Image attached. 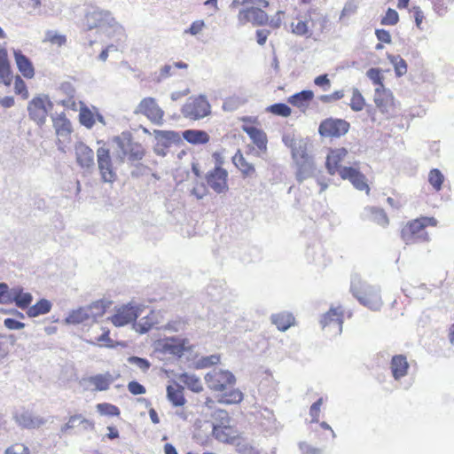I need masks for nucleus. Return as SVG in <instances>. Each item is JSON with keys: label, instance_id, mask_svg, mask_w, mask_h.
Returning a JSON list of instances; mask_svg holds the SVG:
<instances>
[{"label": "nucleus", "instance_id": "f257e3e1", "mask_svg": "<svg viewBox=\"0 0 454 454\" xmlns=\"http://www.w3.org/2000/svg\"><path fill=\"white\" fill-rule=\"evenodd\" d=\"M350 290L358 301L368 309L377 311L382 307L380 289L363 283L358 277L352 278Z\"/></svg>", "mask_w": 454, "mask_h": 454}, {"label": "nucleus", "instance_id": "f03ea898", "mask_svg": "<svg viewBox=\"0 0 454 454\" xmlns=\"http://www.w3.org/2000/svg\"><path fill=\"white\" fill-rule=\"evenodd\" d=\"M182 114L190 120H200L211 113V106L204 95L191 97L181 109Z\"/></svg>", "mask_w": 454, "mask_h": 454}, {"label": "nucleus", "instance_id": "7ed1b4c3", "mask_svg": "<svg viewBox=\"0 0 454 454\" xmlns=\"http://www.w3.org/2000/svg\"><path fill=\"white\" fill-rule=\"evenodd\" d=\"M205 381L211 390L224 392L235 385L236 378L229 371L215 368L206 374Z\"/></svg>", "mask_w": 454, "mask_h": 454}, {"label": "nucleus", "instance_id": "20e7f679", "mask_svg": "<svg viewBox=\"0 0 454 454\" xmlns=\"http://www.w3.org/2000/svg\"><path fill=\"white\" fill-rule=\"evenodd\" d=\"M85 26L90 30L96 27H121L109 11L98 7H92L86 12Z\"/></svg>", "mask_w": 454, "mask_h": 454}, {"label": "nucleus", "instance_id": "39448f33", "mask_svg": "<svg viewBox=\"0 0 454 454\" xmlns=\"http://www.w3.org/2000/svg\"><path fill=\"white\" fill-rule=\"evenodd\" d=\"M52 106L53 105L47 95H38L33 98L27 104L29 118L37 125L43 126Z\"/></svg>", "mask_w": 454, "mask_h": 454}, {"label": "nucleus", "instance_id": "423d86ee", "mask_svg": "<svg viewBox=\"0 0 454 454\" xmlns=\"http://www.w3.org/2000/svg\"><path fill=\"white\" fill-rule=\"evenodd\" d=\"M53 128L58 137V148L64 151V147L71 141L73 127L71 121L64 113L51 116Z\"/></svg>", "mask_w": 454, "mask_h": 454}, {"label": "nucleus", "instance_id": "0eeeda50", "mask_svg": "<svg viewBox=\"0 0 454 454\" xmlns=\"http://www.w3.org/2000/svg\"><path fill=\"white\" fill-rule=\"evenodd\" d=\"M401 237L406 245L429 241L428 233L419 218L409 223L402 229Z\"/></svg>", "mask_w": 454, "mask_h": 454}, {"label": "nucleus", "instance_id": "6e6552de", "mask_svg": "<svg viewBox=\"0 0 454 454\" xmlns=\"http://www.w3.org/2000/svg\"><path fill=\"white\" fill-rule=\"evenodd\" d=\"M320 324L323 329H325L333 336L340 335L343 325V310L341 307L333 308L323 315Z\"/></svg>", "mask_w": 454, "mask_h": 454}, {"label": "nucleus", "instance_id": "1a4fd4ad", "mask_svg": "<svg viewBox=\"0 0 454 454\" xmlns=\"http://www.w3.org/2000/svg\"><path fill=\"white\" fill-rule=\"evenodd\" d=\"M268 14L254 4L243 7L238 13V21L241 26L247 23H252L254 26H262L268 22Z\"/></svg>", "mask_w": 454, "mask_h": 454}, {"label": "nucleus", "instance_id": "9d476101", "mask_svg": "<svg viewBox=\"0 0 454 454\" xmlns=\"http://www.w3.org/2000/svg\"><path fill=\"white\" fill-rule=\"evenodd\" d=\"M348 129L349 123L345 120L328 118L320 123L318 132L325 137H340Z\"/></svg>", "mask_w": 454, "mask_h": 454}, {"label": "nucleus", "instance_id": "9b49d317", "mask_svg": "<svg viewBox=\"0 0 454 454\" xmlns=\"http://www.w3.org/2000/svg\"><path fill=\"white\" fill-rule=\"evenodd\" d=\"M158 348L166 354L182 356L185 351L191 350L192 346L188 339L170 337L160 340Z\"/></svg>", "mask_w": 454, "mask_h": 454}, {"label": "nucleus", "instance_id": "f8f14e48", "mask_svg": "<svg viewBox=\"0 0 454 454\" xmlns=\"http://www.w3.org/2000/svg\"><path fill=\"white\" fill-rule=\"evenodd\" d=\"M134 113L145 115L151 121L156 124L161 123L164 115L163 110L158 106L155 98L151 97L143 98Z\"/></svg>", "mask_w": 454, "mask_h": 454}, {"label": "nucleus", "instance_id": "ddd939ff", "mask_svg": "<svg viewBox=\"0 0 454 454\" xmlns=\"http://www.w3.org/2000/svg\"><path fill=\"white\" fill-rule=\"evenodd\" d=\"M97 161L102 181L105 183L114 182L116 173L113 168L109 150L105 147L98 148L97 151Z\"/></svg>", "mask_w": 454, "mask_h": 454}, {"label": "nucleus", "instance_id": "4468645a", "mask_svg": "<svg viewBox=\"0 0 454 454\" xmlns=\"http://www.w3.org/2000/svg\"><path fill=\"white\" fill-rule=\"evenodd\" d=\"M118 147L121 151V158L128 156L129 160H139L145 156V149L138 143H134L130 138L122 134V137L115 139Z\"/></svg>", "mask_w": 454, "mask_h": 454}, {"label": "nucleus", "instance_id": "2eb2a0df", "mask_svg": "<svg viewBox=\"0 0 454 454\" xmlns=\"http://www.w3.org/2000/svg\"><path fill=\"white\" fill-rule=\"evenodd\" d=\"M142 313V309L130 303L119 308L111 321L115 326H123L134 322Z\"/></svg>", "mask_w": 454, "mask_h": 454}, {"label": "nucleus", "instance_id": "dca6fc26", "mask_svg": "<svg viewBox=\"0 0 454 454\" xmlns=\"http://www.w3.org/2000/svg\"><path fill=\"white\" fill-rule=\"evenodd\" d=\"M228 173L221 167H215L207 175V182L208 186L216 193H223L228 191L227 184Z\"/></svg>", "mask_w": 454, "mask_h": 454}, {"label": "nucleus", "instance_id": "f3484780", "mask_svg": "<svg viewBox=\"0 0 454 454\" xmlns=\"http://www.w3.org/2000/svg\"><path fill=\"white\" fill-rule=\"evenodd\" d=\"M373 101L377 108L384 114H391L394 110V96L385 87L374 90Z\"/></svg>", "mask_w": 454, "mask_h": 454}, {"label": "nucleus", "instance_id": "a211bd4d", "mask_svg": "<svg viewBox=\"0 0 454 454\" xmlns=\"http://www.w3.org/2000/svg\"><path fill=\"white\" fill-rule=\"evenodd\" d=\"M348 152L345 148H336L331 150L326 158V168L330 175L339 174L344 167H341V162L345 160Z\"/></svg>", "mask_w": 454, "mask_h": 454}, {"label": "nucleus", "instance_id": "6ab92c4d", "mask_svg": "<svg viewBox=\"0 0 454 454\" xmlns=\"http://www.w3.org/2000/svg\"><path fill=\"white\" fill-rule=\"evenodd\" d=\"M74 150L78 165L86 170L93 169L95 166L93 151L82 142H78Z\"/></svg>", "mask_w": 454, "mask_h": 454}, {"label": "nucleus", "instance_id": "aec40b11", "mask_svg": "<svg viewBox=\"0 0 454 454\" xmlns=\"http://www.w3.org/2000/svg\"><path fill=\"white\" fill-rule=\"evenodd\" d=\"M340 177L350 181L356 189L365 191L366 193H369L370 187L366 183V178L364 175L357 169L352 167H344L340 171Z\"/></svg>", "mask_w": 454, "mask_h": 454}, {"label": "nucleus", "instance_id": "412c9836", "mask_svg": "<svg viewBox=\"0 0 454 454\" xmlns=\"http://www.w3.org/2000/svg\"><path fill=\"white\" fill-rule=\"evenodd\" d=\"M166 311L162 309L152 310L149 315L143 317L141 321L137 324V331L145 333L148 332L151 328L156 327L157 329H160L162 325H160L165 318Z\"/></svg>", "mask_w": 454, "mask_h": 454}, {"label": "nucleus", "instance_id": "4be33fe9", "mask_svg": "<svg viewBox=\"0 0 454 454\" xmlns=\"http://www.w3.org/2000/svg\"><path fill=\"white\" fill-rule=\"evenodd\" d=\"M305 20H308V25L314 30H317L320 34L325 29L329 22L328 16L322 13L317 8H309L305 13Z\"/></svg>", "mask_w": 454, "mask_h": 454}, {"label": "nucleus", "instance_id": "5701e85b", "mask_svg": "<svg viewBox=\"0 0 454 454\" xmlns=\"http://www.w3.org/2000/svg\"><path fill=\"white\" fill-rule=\"evenodd\" d=\"M77 428L79 432L94 430V423L82 417L81 414H75L69 417L68 421L60 428L62 434H67L71 429Z\"/></svg>", "mask_w": 454, "mask_h": 454}, {"label": "nucleus", "instance_id": "b1692460", "mask_svg": "<svg viewBox=\"0 0 454 454\" xmlns=\"http://www.w3.org/2000/svg\"><path fill=\"white\" fill-rule=\"evenodd\" d=\"M409 363L403 355H395L392 357L390 362V370L393 378L399 380L405 377L409 370Z\"/></svg>", "mask_w": 454, "mask_h": 454}, {"label": "nucleus", "instance_id": "393cba45", "mask_svg": "<svg viewBox=\"0 0 454 454\" xmlns=\"http://www.w3.org/2000/svg\"><path fill=\"white\" fill-rule=\"evenodd\" d=\"M13 55L16 66L21 74L27 79H31L35 75V68L30 59L25 56L20 50H14Z\"/></svg>", "mask_w": 454, "mask_h": 454}, {"label": "nucleus", "instance_id": "a878e982", "mask_svg": "<svg viewBox=\"0 0 454 454\" xmlns=\"http://www.w3.org/2000/svg\"><path fill=\"white\" fill-rule=\"evenodd\" d=\"M114 380L115 379L110 372H106L85 378L82 381L92 385L94 387V391H106L109 388Z\"/></svg>", "mask_w": 454, "mask_h": 454}, {"label": "nucleus", "instance_id": "bb28decb", "mask_svg": "<svg viewBox=\"0 0 454 454\" xmlns=\"http://www.w3.org/2000/svg\"><path fill=\"white\" fill-rule=\"evenodd\" d=\"M243 130L260 151L266 152L268 140L264 131L254 126H244Z\"/></svg>", "mask_w": 454, "mask_h": 454}, {"label": "nucleus", "instance_id": "cd10ccee", "mask_svg": "<svg viewBox=\"0 0 454 454\" xmlns=\"http://www.w3.org/2000/svg\"><path fill=\"white\" fill-rule=\"evenodd\" d=\"M16 422L26 428H36L46 423L43 418L34 416L29 411H22L15 415Z\"/></svg>", "mask_w": 454, "mask_h": 454}, {"label": "nucleus", "instance_id": "c85d7f7f", "mask_svg": "<svg viewBox=\"0 0 454 454\" xmlns=\"http://www.w3.org/2000/svg\"><path fill=\"white\" fill-rule=\"evenodd\" d=\"M271 323L277 326V328L281 331L285 332L288 328H290L292 325H294V317L286 311L273 314L270 317Z\"/></svg>", "mask_w": 454, "mask_h": 454}, {"label": "nucleus", "instance_id": "c756f323", "mask_svg": "<svg viewBox=\"0 0 454 454\" xmlns=\"http://www.w3.org/2000/svg\"><path fill=\"white\" fill-rule=\"evenodd\" d=\"M297 166L296 179L299 183L310 177L314 173V162L312 159L295 161Z\"/></svg>", "mask_w": 454, "mask_h": 454}, {"label": "nucleus", "instance_id": "7c9ffc66", "mask_svg": "<svg viewBox=\"0 0 454 454\" xmlns=\"http://www.w3.org/2000/svg\"><path fill=\"white\" fill-rule=\"evenodd\" d=\"M12 81L10 63L7 58V51L0 49V82L10 85Z\"/></svg>", "mask_w": 454, "mask_h": 454}, {"label": "nucleus", "instance_id": "2f4dec72", "mask_svg": "<svg viewBox=\"0 0 454 454\" xmlns=\"http://www.w3.org/2000/svg\"><path fill=\"white\" fill-rule=\"evenodd\" d=\"M309 141L305 138H298L291 149L292 157L295 161L312 159L308 153Z\"/></svg>", "mask_w": 454, "mask_h": 454}, {"label": "nucleus", "instance_id": "473e14b6", "mask_svg": "<svg viewBox=\"0 0 454 454\" xmlns=\"http://www.w3.org/2000/svg\"><path fill=\"white\" fill-rule=\"evenodd\" d=\"M183 137L192 145H204L209 141V135L200 129H187L183 132Z\"/></svg>", "mask_w": 454, "mask_h": 454}, {"label": "nucleus", "instance_id": "72a5a7b5", "mask_svg": "<svg viewBox=\"0 0 454 454\" xmlns=\"http://www.w3.org/2000/svg\"><path fill=\"white\" fill-rule=\"evenodd\" d=\"M314 97L312 90H302L288 98V103L301 109H305Z\"/></svg>", "mask_w": 454, "mask_h": 454}, {"label": "nucleus", "instance_id": "f704fd0d", "mask_svg": "<svg viewBox=\"0 0 454 454\" xmlns=\"http://www.w3.org/2000/svg\"><path fill=\"white\" fill-rule=\"evenodd\" d=\"M364 214L377 224L386 227L389 221L386 212L379 207H369L364 208Z\"/></svg>", "mask_w": 454, "mask_h": 454}, {"label": "nucleus", "instance_id": "c9c22d12", "mask_svg": "<svg viewBox=\"0 0 454 454\" xmlns=\"http://www.w3.org/2000/svg\"><path fill=\"white\" fill-rule=\"evenodd\" d=\"M109 301L99 300L86 306L90 322H95L98 317H102L105 314L106 308L109 307Z\"/></svg>", "mask_w": 454, "mask_h": 454}, {"label": "nucleus", "instance_id": "e433bc0d", "mask_svg": "<svg viewBox=\"0 0 454 454\" xmlns=\"http://www.w3.org/2000/svg\"><path fill=\"white\" fill-rule=\"evenodd\" d=\"M66 322L70 325H78L90 322L86 306L80 307L77 309L72 310L66 317Z\"/></svg>", "mask_w": 454, "mask_h": 454}, {"label": "nucleus", "instance_id": "4c0bfd02", "mask_svg": "<svg viewBox=\"0 0 454 454\" xmlns=\"http://www.w3.org/2000/svg\"><path fill=\"white\" fill-rule=\"evenodd\" d=\"M261 425L268 432H271L277 428V420L273 411L268 408L259 411Z\"/></svg>", "mask_w": 454, "mask_h": 454}, {"label": "nucleus", "instance_id": "58836bf2", "mask_svg": "<svg viewBox=\"0 0 454 454\" xmlns=\"http://www.w3.org/2000/svg\"><path fill=\"white\" fill-rule=\"evenodd\" d=\"M223 394L218 399V402L223 404H236L239 403L243 400V393L234 388H229L228 390L222 392Z\"/></svg>", "mask_w": 454, "mask_h": 454}, {"label": "nucleus", "instance_id": "ea45409f", "mask_svg": "<svg viewBox=\"0 0 454 454\" xmlns=\"http://www.w3.org/2000/svg\"><path fill=\"white\" fill-rule=\"evenodd\" d=\"M51 309V301L46 299H41L35 305L28 308L27 314L29 317H36L40 315L48 313Z\"/></svg>", "mask_w": 454, "mask_h": 454}, {"label": "nucleus", "instance_id": "a19ab883", "mask_svg": "<svg viewBox=\"0 0 454 454\" xmlns=\"http://www.w3.org/2000/svg\"><path fill=\"white\" fill-rule=\"evenodd\" d=\"M179 380L193 392L199 393L203 389L200 378L195 374L184 372L180 375Z\"/></svg>", "mask_w": 454, "mask_h": 454}, {"label": "nucleus", "instance_id": "79ce46f5", "mask_svg": "<svg viewBox=\"0 0 454 454\" xmlns=\"http://www.w3.org/2000/svg\"><path fill=\"white\" fill-rule=\"evenodd\" d=\"M167 396H168V401L175 406H182L185 403L183 390L179 387H174L172 386H168Z\"/></svg>", "mask_w": 454, "mask_h": 454}, {"label": "nucleus", "instance_id": "37998d69", "mask_svg": "<svg viewBox=\"0 0 454 454\" xmlns=\"http://www.w3.org/2000/svg\"><path fill=\"white\" fill-rule=\"evenodd\" d=\"M292 33L298 36H304L306 38L312 37V28L308 25L307 20H299L297 23L291 24Z\"/></svg>", "mask_w": 454, "mask_h": 454}, {"label": "nucleus", "instance_id": "c03bdc74", "mask_svg": "<svg viewBox=\"0 0 454 454\" xmlns=\"http://www.w3.org/2000/svg\"><path fill=\"white\" fill-rule=\"evenodd\" d=\"M232 161L245 175H250L254 172L253 164L247 162L240 151H238L232 157Z\"/></svg>", "mask_w": 454, "mask_h": 454}, {"label": "nucleus", "instance_id": "a18cd8bd", "mask_svg": "<svg viewBox=\"0 0 454 454\" xmlns=\"http://www.w3.org/2000/svg\"><path fill=\"white\" fill-rule=\"evenodd\" d=\"M80 114L79 120L82 125L87 129H91L95 124V118L93 113L82 103L80 102Z\"/></svg>", "mask_w": 454, "mask_h": 454}, {"label": "nucleus", "instance_id": "49530a36", "mask_svg": "<svg viewBox=\"0 0 454 454\" xmlns=\"http://www.w3.org/2000/svg\"><path fill=\"white\" fill-rule=\"evenodd\" d=\"M427 180L435 192H439L442 189L445 177L438 168H433L428 173Z\"/></svg>", "mask_w": 454, "mask_h": 454}, {"label": "nucleus", "instance_id": "de8ad7c7", "mask_svg": "<svg viewBox=\"0 0 454 454\" xmlns=\"http://www.w3.org/2000/svg\"><path fill=\"white\" fill-rule=\"evenodd\" d=\"M387 59L393 65L396 76L401 77L407 73L406 61L399 55H388Z\"/></svg>", "mask_w": 454, "mask_h": 454}, {"label": "nucleus", "instance_id": "09e8293b", "mask_svg": "<svg viewBox=\"0 0 454 454\" xmlns=\"http://www.w3.org/2000/svg\"><path fill=\"white\" fill-rule=\"evenodd\" d=\"M349 106L355 112L362 111L365 106L364 98L356 88H353L352 90V98Z\"/></svg>", "mask_w": 454, "mask_h": 454}, {"label": "nucleus", "instance_id": "8fccbe9b", "mask_svg": "<svg viewBox=\"0 0 454 454\" xmlns=\"http://www.w3.org/2000/svg\"><path fill=\"white\" fill-rule=\"evenodd\" d=\"M230 427L228 425H212V434L220 442H228Z\"/></svg>", "mask_w": 454, "mask_h": 454}, {"label": "nucleus", "instance_id": "3c124183", "mask_svg": "<svg viewBox=\"0 0 454 454\" xmlns=\"http://www.w3.org/2000/svg\"><path fill=\"white\" fill-rule=\"evenodd\" d=\"M186 327V321L181 317H176L173 320H170L166 325L160 327L162 330L170 332V333H178L182 332Z\"/></svg>", "mask_w": 454, "mask_h": 454}, {"label": "nucleus", "instance_id": "603ef678", "mask_svg": "<svg viewBox=\"0 0 454 454\" xmlns=\"http://www.w3.org/2000/svg\"><path fill=\"white\" fill-rule=\"evenodd\" d=\"M366 76L372 82V83L376 86L375 89H380V87H385L383 84L384 76L380 68L372 67L366 72Z\"/></svg>", "mask_w": 454, "mask_h": 454}, {"label": "nucleus", "instance_id": "864d4df0", "mask_svg": "<svg viewBox=\"0 0 454 454\" xmlns=\"http://www.w3.org/2000/svg\"><path fill=\"white\" fill-rule=\"evenodd\" d=\"M267 110L273 114L287 117L291 114V108L284 103H277L270 106Z\"/></svg>", "mask_w": 454, "mask_h": 454}, {"label": "nucleus", "instance_id": "5fc2aeb1", "mask_svg": "<svg viewBox=\"0 0 454 454\" xmlns=\"http://www.w3.org/2000/svg\"><path fill=\"white\" fill-rule=\"evenodd\" d=\"M97 410L101 415L118 416L120 414V410L117 406L107 403H98Z\"/></svg>", "mask_w": 454, "mask_h": 454}, {"label": "nucleus", "instance_id": "6e6d98bb", "mask_svg": "<svg viewBox=\"0 0 454 454\" xmlns=\"http://www.w3.org/2000/svg\"><path fill=\"white\" fill-rule=\"evenodd\" d=\"M398 21V12L394 9L388 8L385 16L381 19L380 23L384 26H395Z\"/></svg>", "mask_w": 454, "mask_h": 454}, {"label": "nucleus", "instance_id": "4d7b16f0", "mask_svg": "<svg viewBox=\"0 0 454 454\" xmlns=\"http://www.w3.org/2000/svg\"><path fill=\"white\" fill-rule=\"evenodd\" d=\"M45 40L58 46H62L67 42V38L64 35L51 30L46 32Z\"/></svg>", "mask_w": 454, "mask_h": 454}, {"label": "nucleus", "instance_id": "13d9d810", "mask_svg": "<svg viewBox=\"0 0 454 454\" xmlns=\"http://www.w3.org/2000/svg\"><path fill=\"white\" fill-rule=\"evenodd\" d=\"M128 362L130 364L136 365L144 372H147L151 366V364L147 359L138 356H129L128 358Z\"/></svg>", "mask_w": 454, "mask_h": 454}, {"label": "nucleus", "instance_id": "bf43d9fd", "mask_svg": "<svg viewBox=\"0 0 454 454\" xmlns=\"http://www.w3.org/2000/svg\"><path fill=\"white\" fill-rule=\"evenodd\" d=\"M14 90L16 94L20 95L24 99H27L28 98L29 94L27 89V85L19 75L15 77Z\"/></svg>", "mask_w": 454, "mask_h": 454}, {"label": "nucleus", "instance_id": "052dcab7", "mask_svg": "<svg viewBox=\"0 0 454 454\" xmlns=\"http://www.w3.org/2000/svg\"><path fill=\"white\" fill-rule=\"evenodd\" d=\"M323 404V398H319L317 401H316L309 409V416L311 417V422L312 423H317L319 420V414H320V409L321 405Z\"/></svg>", "mask_w": 454, "mask_h": 454}, {"label": "nucleus", "instance_id": "680f3d73", "mask_svg": "<svg viewBox=\"0 0 454 454\" xmlns=\"http://www.w3.org/2000/svg\"><path fill=\"white\" fill-rule=\"evenodd\" d=\"M4 454H29V449L22 443H15L7 448Z\"/></svg>", "mask_w": 454, "mask_h": 454}, {"label": "nucleus", "instance_id": "e2e57ef3", "mask_svg": "<svg viewBox=\"0 0 454 454\" xmlns=\"http://www.w3.org/2000/svg\"><path fill=\"white\" fill-rule=\"evenodd\" d=\"M155 135L156 138L166 139L169 141H176L179 139V135L176 131L156 130Z\"/></svg>", "mask_w": 454, "mask_h": 454}, {"label": "nucleus", "instance_id": "0e129e2a", "mask_svg": "<svg viewBox=\"0 0 454 454\" xmlns=\"http://www.w3.org/2000/svg\"><path fill=\"white\" fill-rule=\"evenodd\" d=\"M33 300L32 294L29 293H22V294L16 300L15 304L20 309H26L29 306Z\"/></svg>", "mask_w": 454, "mask_h": 454}, {"label": "nucleus", "instance_id": "69168bd1", "mask_svg": "<svg viewBox=\"0 0 454 454\" xmlns=\"http://www.w3.org/2000/svg\"><path fill=\"white\" fill-rule=\"evenodd\" d=\"M205 27V23L203 20H195L192 23L190 27L184 31L186 34H191L192 35H197L200 34Z\"/></svg>", "mask_w": 454, "mask_h": 454}, {"label": "nucleus", "instance_id": "338daca9", "mask_svg": "<svg viewBox=\"0 0 454 454\" xmlns=\"http://www.w3.org/2000/svg\"><path fill=\"white\" fill-rule=\"evenodd\" d=\"M433 9L438 16H444L448 12L447 5L442 0H432Z\"/></svg>", "mask_w": 454, "mask_h": 454}, {"label": "nucleus", "instance_id": "774afa93", "mask_svg": "<svg viewBox=\"0 0 454 454\" xmlns=\"http://www.w3.org/2000/svg\"><path fill=\"white\" fill-rule=\"evenodd\" d=\"M128 389L132 395H143L146 392L145 387L137 381H130Z\"/></svg>", "mask_w": 454, "mask_h": 454}]
</instances>
